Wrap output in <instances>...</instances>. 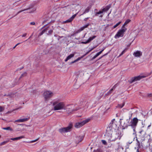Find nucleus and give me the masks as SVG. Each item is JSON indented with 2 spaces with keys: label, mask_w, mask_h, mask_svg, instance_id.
Returning <instances> with one entry per match:
<instances>
[{
  "label": "nucleus",
  "mask_w": 152,
  "mask_h": 152,
  "mask_svg": "<svg viewBox=\"0 0 152 152\" xmlns=\"http://www.w3.org/2000/svg\"><path fill=\"white\" fill-rule=\"evenodd\" d=\"M107 132L105 136L110 142L115 141V140L118 139L120 140L123 135L121 132L120 131H118L115 134H113V136L111 133V131L110 132V133L109 135H108V132Z\"/></svg>",
  "instance_id": "nucleus-1"
},
{
  "label": "nucleus",
  "mask_w": 152,
  "mask_h": 152,
  "mask_svg": "<svg viewBox=\"0 0 152 152\" xmlns=\"http://www.w3.org/2000/svg\"><path fill=\"white\" fill-rule=\"evenodd\" d=\"M53 105L55 110L64 109L65 105L63 102H59L58 100H56L53 102Z\"/></svg>",
  "instance_id": "nucleus-2"
},
{
  "label": "nucleus",
  "mask_w": 152,
  "mask_h": 152,
  "mask_svg": "<svg viewBox=\"0 0 152 152\" xmlns=\"http://www.w3.org/2000/svg\"><path fill=\"white\" fill-rule=\"evenodd\" d=\"M79 109V107H77V105L71 104L66 107L65 106L64 110H66L68 113H69L74 111H76Z\"/></svg>",
  "instance_id": "nucleus-3"
},
{
  "label": "nucleus",
  "mask_w": 152,
  "mask_h": 152,
  "mask_svg": "<svg viewBox=\"0 0 152 152\" xmlns=\"http://www.w3.org/2000/svg\"><path fill=\"white\" fill-rule=\"evenodd\" d=\"M94 102L92 100H88L87 102H86L84 110L85 111H86L88 110H90L94 106Z\"/></svg>",
  "instance_id": "nucleus-4"
},
{
  "label": "nucleus",
  "mask_w": 152,
  "mask_h": 152,
  "mask_svg": "<svg viewBox=\"0 0 152 152\" xmlns=\"http://www.w3.org/2000/svg\"><path fill=\"white\" fill-rule=\"evenodd\" d=\"M127 29L126 28H122L121 29L119 30L115 35L114 38L115 39H118L120 37H122L124 35V33L126 31Z\"/></svg>",
  "instance_id": "nucleus-5"
},
{
  "label": "nucleus",
  "mask_w": 152,
  "mask_h": 152,
  "mask_svg": "<svg viewBox=\"0 0 152 152\" xmlns=\"http://www.w3.org/2000/svg\"><path fill=\"white\" fill-rule=\"evenodd\" d=\"M138 121V120L137 118H134L130 122V126H131L133 129V130L134 132H135V129L137 125Z\"/></svg>",
  "instance_id": "nucleus-6"
},
{
  "label": "nucleus",
  "mask_w": 152,
  "mask_h": 152,
  "mask_svg": "<svg viewBox=\"0 0 152 152\" xmlns=\"http://www.w3.org/2000/svg\"><path fill=\"white\" fill-rule=\"evenodd\" d=\"M148 76V75L146 74L140 75L137 76L132 77L130 83H132L135 81L139 80L145 77Z\"/></svg>",
  "instance_id": "nucleus-7"
},
{
  "label": "nucleus",
  "mask_w": 152,
  "mask_h": 152,
  "mask_svg": "<svg viewBox=\"0 0 152 152\" xmlns=\"http://www.w3.org/2000/svg\"><path fill=\"white\" fill-rule=\"evenodd\" d=\"M130 118V117L129 118L127 119L126 121H121L122 119H120V124L121 126L123 127L122 129H125V128L127 127L128 126H130V124H129Z\"/></svg>",
  "instance_id": "nucleus-8"
},
{
  "label": "nucleus",
  "mask_w": 152,
  "mask_h": 152,
  "mask_svg": "<svg viewBox=\"0 0 152 152\" xmlns=\"http://www.w3.org/2000/svg\"><path fill=\"white\" fill-rule=\"evenodd\" d=\"M53 95V93L50 91H44L43 93V96L45 100H47L50 98Z\"/></svg>",
  "instance_id": "nucleus-9"
},
{
  "label": "nucleus",
  "mask_w": 152,
  "mask_h": 152,
  "mask_svg": "<svg viewBox=\"0 0 152 152\" xmlns=\"http://www.w3.org/2000/svg\"><path fill=\"white\" fill-rule=\"evenodd\" d=\"M90 120V119L87 118L81 122H78L76 123L75 125V127L76 128H80L86 123L88 122Z\"/></svg>",
  "instance_id": "nucleus-10"
},
{
  "label": "nucleus",
  "mask_w": 152,
  "mask_h": 152,
  "mask_svg": "<svg viewBox=\"0 0 152 152\" xmlns=\"http://www.w3.org/2000/svg\"><path fill=\"white\" fill-rule=\"evenodd\" d=\"M72 125L70 124L68 126L66 127L62 128L59 129V132L63 133L65 132H67L70 131V129L72 128Z\"/></svg>",
  "instance_id": "nucleus-11"
},
{
  "label": "nucleus",
  "mask_w": 152,
  "mask_h": 152,
  "mask_svg": "<svg viewBox=\"0 0 152 152\" xmlns=\"http://www.w3.org/2000/svg\"><path fill=\"white\" fill-rule=\"evenodd\" d=\"M134 56L136 57H140L142 55V52L139 50H137L133 54Z\"/></svg>",
  "instance_id": "nucleus-12"
},
{
  "label": "nucleus",
  "mask_w": 152,
  "mask_h": 152,
  "mask_svg": "<svg viewBox=\"0 0 152 152\" xmlns=\"http://www.w3.org/2000/svg\"><path fill=\"white\" fill-rule=\"evenodd\" d=\"M136 140L137 141L136 145V147H135V149L137 150V152H139V148L141 147L140 143L137 138L136 139Z\"/></svg>",
  "instance_id": "nucleus-13"
},
{
  "label": "nucleus",
  "mask_w": 152,
  "mask_h": 152,
  "mask_svg": "<svg viewBox=\"0 0 152 152\" xmlns=\"http://www.w3.org/2000/svg\"><path fill=\"white\" fill-rule=\"evenodd\" d=\"M139 136L140 137H145V132L142 129H141V130L139 132Z\"/></svg>",
  "instance_id": "nucleus-14"
},
{
  "label": "nucleus",
  "mask_w": 152,
  "mask_h": 152,
  "mask_svg": "<svg viewBox=\"0 0 152 152\" xmlns=\"http://www.w3.org/2000/svg\"><path fill=\"white\" fill-rule=\"evenodd\" d=\"M29 119V118H24L20 119L15 121V122H22L27 121Z\"/></svg>",
  "instance_id": "nucleus-15"
},
{
  "label": "nucleus",
  "mask_w": 152,
  "mask_h": 152,
  "mask_svg": "<svg viewBox=\"0 0 152 152\" xmlns=\"http://www.w3.org/2000/svg\"><path fill=\"white\" fill-rule=\"evenodd\" d=\"M74 55L75 54L74 53L70 54V55L68 56L65 59V61L66 62L68 60L73 58L74 56Z\"/></svg>",
  "instance_id": "nucleus-16"
},
{
  "label": "nucleus",
  "mask_w": 152,
  "mask_h": 152,
  "mask_svg": "<svg viewBox=\"0 0 152 152\" xmlns=\"http://www.w3.org/2000/svg\"><path fill=\"white\" fill-rule=\"evenodd\" d=\"M91 7L90 6H89L86 9L84 10V12H83V13L81 15H83L84 14H86V13H88L89 12V11L90 9H91Z\"/></svg>",
  "instance_id": "nucleus-17"
},
{
  "label": "nucleus",
  "mask_w": 152,
  "mask_h": 152,
  "mask_svg": "<svg viewBox=\"0 0 152 152\" xmlns=\"http://www.w3.org/2000/svg\"><path fill=\"white\" fill-rule=\"evenodd\" d=\"M104 49L100 51V52L97 53L92 58V60H93L95 59L101 53L103 52L104 50Z\"/></svg>",
  "instance_id": "nucleus-18"
},
{
  "label": "nucleus",
  "mask_w": 152,
  "mask_h": 152,
  "mask_svg": "<svg viewBox=\"0 0 152 152\" xmlns=\"http://www.w3.org/2000/svg\"><path fill=\"white\" fill-rule=\"evenodd\" d=\"M104 49L100 51V52L97 53L92 58V60H93L95 59L101 53L103 52L104 50Z\"/></svg>",
  "instance_id": "nucleus-19"
},
{
  "label": "nucleus",
  "mask_w": 152,
  "mask_h": 152,
  "mask_svg": "<svg viewBox=\"0 0 152 152\" xmlns=\"http://www.w3.org/2000/svg\"><path fill=\"white\" fill-rule=\"evenodd\" d=\"M131 20H130L129 19H128L126 20L125 22L124 23V25L122 26V28H124V27L125 28V26L128 24V23H129L130 21Z\"/></svg>",
  "instance_id": "nucleus-20"
},
{
  "label": "nucleus",
  "mask_w": 152,
  "mask_h": 152,
  "mask_svg": "<svg viewBox=\"0 0 152 152\" xmlns=\"http://www.w3.org/2000/svg\"><path fill=\"white\" fill-rule=\"evenodd\" d=\"M2 129L5 130H10V131H12L13 129L12 128L10 127H4L2 128Z\"/></svg>",
  "instance_id": "nucleus-21"
},
{
  "label": "nucleus",
  "mask_w": 152,
  "mask_h": 152,
  "mask_svg": "<svg viewBox=\"0 0 152 152\" xmlns=\"http://www.w3.org/2000/svg\"><path fill=\"white\" fill-rule=\"evenodd\" d=\"M96 37V36H94L92 37H90L89 39L87 40L88 42H89L93 40Z\"/></svg>",
  "instance_id": "nucleus-22"
},
{
  "label": "nucleus",
  "mask_w": 152,
  "mask_h": 152,
  "mask_svg": "<svg viewBox=\"0 0 152 152\" xmlns=\"http://www.w3.org/2000/svg\"><path fill=\"white\" fill-rule=\"evenodd\" d=\"M83 58L82 57H79L78 58H77L75 60H74V61L72 62L70 64H73V63H74L77 61H79V60H80L81 58Z\"/></svg>",
  "instance_id": "nucleus-23"
},
{
  "label": "nucleus",
  "mask_w": 152,
  "mask_h": 152,
  "mask_svg": "<svg viewBox=\"0 0 152 152\" xmlns=\"http://www.w3.org/2000/svg\"><path fill=\"white\" fill-rule=\"evenodd\" d=\"M9 141V140H8L7 141H4L2 142H1L0 144V145L1 146V145H5Z\"/></svg>",
  "instance_id": "nucleus-24"
},
{
  "label": "nucleus",
  "mask_w": 152,
  "mask_h": 152,
  "mask_svg": "<svg viewBox=\"0 0 152 152\" xmlns=\"http://www.w3.org/2000/svg\"><path fill=\"white\" fill-rule=\"evenodd\" d=\"M116 87V85H115L110 90V91L108 92V94H110L112 92L113 90V89H115V88Z\"/></svg>",
  "instance_id": "nucleus-25"
},
{
  "label": "nucleus",
  "mask_w": 152,
  "mask_h": 152,
  "mask_svg": "<svg viewBox=\"0 0 152 152\" xmlns=\"http://www.w3.org/2000/svg\"><path fill=\"white\" fill-rule=\"evenodd\" d=\"M124 103L122 104H118L117 106V107L120 108H122L124 106Z\"/></svg>",
  "instance_id": "nucleus-26"
},
{
  "label": "nucleus",
  "mask_w": 152,
  "mask_h": 152,
  "mask_svg": "<svg viewBox=\"0 0 152 152\" xmlns=\"http://www.w3.org/2000/svg\"><path fill=\"white\" fill-rule=\"evenodd\" d=\"M39 139V138H38L34 140L30 141L29 142H27L28 143H31L34 142H35L37 141Z\"/></svg>",
  "instance_id": "nucleus-27"
},
{
  "label": "nucleus",
  "mask_w": 152,
  "mask_h": 152,
  "mask_svg": "<svg viewBox=\"0 0 152 152\" xmlns=\"http://www.w3.org/2000/svg\"><path fill=\"white\" fill-rule=\"evenodd\" d=\"M102 12L101 11V10L99 11L98 12H96L95 13V15L96 16H98V15L99 14H102Z\"/></svg>",
  "instance_id": "nucleus-28"
},
{
  "label": "nucleus",
  "mask_w": 152,
  "mask_h": 152,
  "mask_svg": "<svg viewBox=\"0 0 152 152\" xmlns=\"http://www.w3.org/2000/svg\"><path fill=\"white\" fill-rule=\"evenodd\" d=\"M30 9L29 8H27V9H24L23 10H20V11H19V12H18L17 14L16 15H17L18 14H19L20 12H23V11H24L27 10H28V9Z\"/></svg>",
  "instance_id": "nucleus-29"
},
{
  "label": "nucleus",
  "mask_w": 152,
  "mask_h": 152,
  "mask_svg": "<svg viewBox=\"0 0 152 152\" xmlns=\"http://www.w3.org/2000/svg\"><path fill=\"white\" fill-rule=\"evenodd\" d=\"M121 23V21H120L117 24H116L115 25H114L113 27V28H116L117 26H118Z\"/></svg>",
  "instance_id": "nucleus-30"
},
{
  "label": "nucleus",
  "mask_w": 152,
  "mask_h": 152,
  "mask_svg": "<svg viewBox=\"0 0 152 152\" xmlns=\"http://www.w3.org/2000/svg\"><path fill=\"white\" fill-rule=\"evenodd\" d=\"M53 32V31L52 30L50 29L48 31V32L47 34L48 35H50Z\"/></svg>",
  "instance_id": "nucleus-31"
},
{
  "label": "nucleus",
  "mask_w": 152,
  "mask_h": 152,
  "mask_svg": "<svg viewBox=\"0 0 152 152\" xmlns=\"http://www.w3.org/2000/svg\"><path fill=\"white\" fill-rule=\"evenodd\" d=\"M72 21V20L70 18L69 19H68L67 20H66V21H65L64 22L65 23L71 22Z\"/></svg>",
  "instance_id": "nucleus-32"
},
{
  "label": "nucleus",
  "mask_w": 152,
  "mask_h": 152,
  "mask_svg": "<svg viewBox=\"0 0 152 152\" xmlns=\"http://www.w3.org/2000/svg\"><path fill=\"white\" fill-rule=\"evenodd\" d=\"M4 107L0 106V112H1L3 111L4 110Z\"/></svg>",
  "instance_id": "nucleus-33"
},
{
  "label": "nucleus",
  "mask_w": 152,
  "mask_h": 152,
  "mask_svg": "<svg viewBox=\"0 0 152 152\" xmlns=\"http://www.w3.org/2000/svg\"><path fill=\"white\" fill-rule=\"evenodd\" d=\"M77 13L73 15L70 18L72 20H73L74 18L76 17V16L77 15Z\"/></svg>",
  "instance_id": "nucleus-34"
},
{
  "label": "nucleus",
  "mask_w": 152,
  "mask_h": 152,
  "mask_svg": "<svg viewBox=\"0 0 152 152\" xmlns=\"http://www.w3.org/2000/svg\"><path fill=\"white\" fill-rule=\"evenodd\" d=\"M48 30V28H46L44 29H43L42 31L43 33H44L45 32H47V30Z\"/></svg>",
  "instance_id": "nucleus-35"
},
{
  "label": "nucleus",
  "mask_w": 152,
  "mask_h": 152,
  "mask_svg": "<svg viewBox=\"0 0 152 152\" xmlns=\"http://www.w3.org/2000/svg\"><path fill=\"white\" fill-rule=\"evenodd\" d=\"M24 137L23 136H22L18 137H15L16 140H20L21 139L23 138H24Z\"/></svg>",
  "instance_id": "nucleus-36"
},
{
  "label": "nucleus",
  "mask_w": 152,
  "mask_h": 152,
  "mask_svg": "<svg viewBox=\"0 0 152 152\" xmlns=\"http://www.w3.org/2000/svg\"><path fill=\"white\" fill-rule=\"evenodd\" d=\"M110 8V6H106L105 8H104L105 10H106V11H107Z\"/></svg>",
  "instance_id": "nucleus-37"
},
{
  "label": "nucleus",
  "mask_w": 152,
  "mask_h": 152,
  "mask_svg": "<svg viewBox=\"0 0 152 152\" xmlns=\"http://www.w3.org/2000/svg\"><path fill=\"white\" fill-rule=\"evenodd\" d=\"M125 52V50H124L120 54V55L118 56V57H120V56H121V55H123L124 54V53Z\"/></svg>",
  "instance_id": "nucleus-38"
},
{
  "label": "nucleus",
  "mask_w": 152,
  "mask_h": 152,
  "mask_svg": "<svg viewBox=\"0 0 152 152\" xmlns=\"http://www.w3.org/2000/svg\"><path fill=\"white\" fill-rule=\"evenodd\" d=\"M89 25V23H87V24H86L84 26H83L85 28H86Z\"/></svg>",
  "instance_id": "nucleus-39"
},
{
  "label": "nucleus",
  "mask_w": 152,
  "mask_h": 152,
  "mask_svg": "<svg viewBox=\"0 0 152 152\" xmlns=\"http://www.w3.org/2000/svg\"><path fill=\"white\" fill-rule=\"evenodd\" d=\"M88 43H89L88 42L87 40L86 41V42H82L81 43L82 44H86Z\"/></svg>",
  "instance_id": "nucleus-40"
},
{
  "label": "nucleus",
  "mask_w": 152,
  "mask_h": 152,
  "mask_svg": "<svg viewBox=\"0 0 152 152\" xmlns=\"http://www.w3.org/2000/svg\"><path fill=\"white\" fill-rule=\"evenodd\" d=\"M30 24L31 25H35V23L34 22H31L30 23Z\"/></svg>",
  "instance_id": "nucleus-41"
},
{
  "label": "nucleus",
  "mask_w": 152,
  "mask_h": 152,
  "mask_svg": "<svg viewBox=\"0 0 152 152\" xmlns=\"http://www.w3.org/2000/svg\"><path fill=\"white\" fill-rule=\"evenodd\" d=\"M102 142L104 145H105L106 144V142L104 140H102Z\"/></svg>",
  "instance_id": "nucleus-42"
},
{
  "label": "nucleus",
  "mask_w": 152,
  "mask_h": 152,
  "mask_svg": "<svg viewBox=\"0 0 152 152\" xmlns=\"http://www.w3.org/2000/svg\"><path fill=\"white\" fill-rule=\"evenodd\" d=\"M102 12V13H103V12H106V10H105V9L104 8L102 10H101Z\"/></svg>",
  "instance_id": "nucleus-43"
},
{
  "label": "nucleus",
  "mask_w": 152,
  "mask_h": 152,
  "mask_svg": "<svg viewBox=\"0 0 152 152\" xmlns=\"http://www.w3.org/2000/svg\"><path fill=\"white\" fill-rule=\"evenodd\" d=\"M27 33H25L24 34H23L21 36L22 37H25L26 36V35H27Z\"/></svg>",
  "instance_id": "nucleus-44"
},
{
  "label": "nucleus",
  "mask_w": 152,
  "mask_h": 152,
  "mask_svg": "<svg viewBox=\"0 0 152 152\" xmlns=\"http://www.w3.org/2000/svg\"><path fill=\"white\" fill-rule=\"evenodd\" d=\"M94 48H91V49L88 52H87L86 54L85 55H86V54H87L88 53H89V52H90V51H91V50H92Z\"/></svg>",
  "instance_id": "nucleus-45"
},
{
  "label": "nucleus",
  "mask_w": 152,
  "mask_h": 152,
  "mask_svg": "<svg viewBox=\"0 0 152 152\" xmlns=\"http://www.w3.org/2000/svg\"><path fill=\"white\" fill-rule=\"evenodd\" d=\"M85 28L83 26L80 28V30L81 31H82L83 30H84Z\"/></svg>",
  "instance_id": "nucleus-46"
},
{
  "label": "nucleus",
  "mask_w": 152,
  "mask_h": 152,
  "mask_svg": "<svg viewBox=\"0 0 152 152\" xmlns=\"http://www.w3.org/2000/svg\"><path fill=\"white\" fill-rule=\"evenodd\" d=\"M10 140H16V138H11L10 139Z\"/></svg>",
  "instance_id": "nucleus-47"
},
{
  "label": "nucleus",
  "mask_w": 152,
  "mask_h": 152,
  "mask_svg": "<svg viewBox=\"0 0 152 152\" xmlns=\"http://www.w3.org/2000/svg\"><path fill=\"white\" fill-rule=\"evenodd\" d=\"M20 43H18L13 48V49H14L18 45H19V44H20Z\"/></svg>",
  "instance_id": "nucleus-48"
},
{
  "label": "nucleus",
  "mask_w": 152,
  "mask_h": 152,
  "mask_svg": "<svg viewBox=\"0 0 152 152\" xmlns=\"http://www.w3.org/2000/svg\"><path fill=\"white\" fill-rule=\"evenodd\" d=\"M132 142V140H131L130 141H129V142H128V143L129 144H131Z\"/></svg>",
  "instance_id": "nucleus-49"
},
{
  "label": "nucleus",
  "mask_w": 152,
  "mask_h": 152,
  "mask_svg": "<svg viewBox=\"0 0 152 152\" xmlns=\"http://www.w3.org/2000/svg\"><path fill=\"white\" fill-rule=\"evenodd\" d=\"M80 140L79 142H81L83 138V137H79V138H80Z\"/></svg>",
  "instance_id": "nucleus-50"
},
{
  "label": "nucleus",
  "mask_w": 152,
  "mask_h": 152,
  "mask_svg": "<svg viewBox=\"0 0 152 152\" xmlns=\"http://www.w3.org/2000/svg\"><path fill=\"white\" fill-rule=\"evenodd\" d=\"M44 33H43L42 31V32L39 34V35L41 36Z\"/></svg>",
  "instance_id": "nucleus-51"
},
{
  "label": "nucleus",
  "mask_w": 152,
  "mask_h": 152,
  "mask_svg": "<svg viewBox=\"0 0 152 152\" xmlns=\"http://www.w3.org/2000/svg\"><path fill=\"white\" fill-rule=\"evenodd\" d=\"M88 18H86L84 19V20L85 21H86L88 19Z\"/></svg>",
  "instance_id": "nucleus-52"
},
{
  "label": "nucleus",
  "mask_w": 152,
  "mask_h": 152,
  "mask_svg": "<svg viewBox=\"0 0 152 152\" xmlns=\"http://www.w3.org/2000/svg\"><path fill=\"white\" fill-rule=\"evenodd\" d=\"M102 17H103V15H101L100 16V17L101 18H102Z\"/></svg>",
  "instance_id": "nucleus-53"
},
{
  "label": "nucleus",
  "mask_w": 152,
  "mask_h": 152,
  "mask_svg": "<svg viewBox=\"0 0 152 152\" xmlns=\"http://www.w3.org/2000/svg\"><path fill=\"white\" fill-rule=\"evenodd\" d=\"M150 126H151L150 125L148 126V128L149 127H150Z\"/></svg>",
  "instance_id": "nucleus-54"
},
{
  "label": "nucleus",
  "mask_w": 152,
  "mask_h": 152,
  "mask_svg": "<svg viewBox=\"0 0 152 152\" xmlns=\"http://www.w3.org/2000/svg\"><path fill=\"white\" fill-rule=\"evenodd\" d=\"M22 108V107H20V108ZM19 108H18V109H19Z\"/></svg>",
  "instance_id": "nucleus-55"
},
{
  "label": "nucleus",
  "mask_w": 152,
  "mask_h": 152,
  "mask_svg": "<svg viewBox=\"0 0 152 152\" xmlns=\"http://www.w3.org/2000/svg\"><path fill=\"white\" fill-rule=\"evenodd\" d=\"M10 113V112L8 111V112L7 113Z\"/></svg>",
  "instance_id": "nucleus-56"
},
{
  "label": "nucleus",
  "mask_w": 152,
  "mask_h": 152,
  "mask_svg": "<svg viewBox=\"0 0 152 152\" xmlns=\"http://www.w3.org/2000/svg\"><path fill=\"white\" fill-rule=\"evenodd\" d=\"M95 10H97L96 9Z\"/></svg>",
  "instance_id": "nucleus-57"
},
{
  "label": "nucleus",
  "mask_w": 152,
  "mask_h": 152,
  "mask_svg": "<svg viewBox=\"0 0 152 152\" xmlns=\"http://www.w3.org/2000/svg\"><path fill=\"white\" fill-rule=\"evenodd\" d=\"M2 120H4V119H2Z\"/></svg>",
  "instance_id": "nucleus-58"
},
{
  "label": "nucleus",
  "mask_w": 152,
  "mask_h": 152,
  "mask_svg": "<svg viewBox=\"0 0 152 152\" xmlns=\"http://www.w3.org/2000/svg\"><path fill=\"white\" fill-rule=\"evenodd\" d=\"M1 137V135H0V138Z\"/></svg>",
  "instance_id": "nucleus-59"
},
{
  "label": "nucleus",
  "mask_w": 152,
  "mask_h": 152,
  "mask_svg": "<svg viewBox=\"0 0 152 152\" xmlns=\"http://www.w3.org/2000/svg\"><path fill=\"white\" fill-rule=\"evenodd\" d=\"M102 57H103V56H102L101 58H102Z\"/></svg>",
  "instance_id": "nucleus-60"
},
{
  "label": "nucleus",
  "mask_w": 152,
  "mask_h": 152,
  "mask_svg": "<svg viewBox=\"0 0 152 152\" xmlns=\"http://www.w3.org/2000/svg\"><path fill=\"white\" fill-rule=\"evenodd\" d=\"M151 3H152V1H151Z\"/></svg>",
  "instance_id": "nucleus-61"
}]
</instances>
